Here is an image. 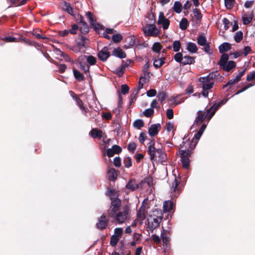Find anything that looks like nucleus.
I'll use <instances>...</instances> for the list:
<instances>
[{
  "label": "nucleus",
  "instance_id": "nucleus-1",
  "mask_svg": "<svg viewBox=\"0 0 255 255\" xmlns=\"http://www.w3.org/2000/svg\"><path fill=\"white\" fill-rule=\"evenodd\" d=\"M225 103L222 101L218 104H214L207 110L206 115L203 111H199L197 113L198 116L196 118L195 122L197 124H201L205 120L206 117H208V120H210L214 115L217 110Z\"/></svg>",
  "mask_w": 255,
  "mask_h": 255
},
{
  "label": "nucleus",
  "instance_id": "nucleus-2",
  "mask_svg": "<svg viewBox=\"0 0 255 255\" xmlns=\"http://www.w3.org/2000/svg\"><path fill=\"white\" fill-rule=\"evenodd\" d=\"M219 74L217 72L210 73L206 77H200L199 79V82L203 83L202 86L203 90H209L213 87L214 84L213 80L215 79Z\"/></svg>",
  "mask_w": 255,
  "mask_h": 255
},
{
  "label": "nucleus",
  "instance_id": "nucleus-3",
  "mask_svg": "<svg viewBox=\"0 0 255 255\" xmlns=\"http://www.w3.org/2000/svg\"><path fill=\"white\" fill-rule=\"evenodd\" d=\"M229 56L227 54H224L221 56L220 61L218 62L220 66L225 71H230L235 67L236 63L233 61H228Z\"/></svg>",
  "mask_w": 255,
  "mask_h": 255
},
{
  "label": "nucleus",
  "instance_id": "nucleus-4",
  "mask_svg": "<svg viewBox=\"0 0 255 255\" xmlns=\"http://www.w3.org/2000/svg\"><path fill=\"white\" fill-rule=\"evenodd\" d=\"M147 152L150 156V160L153 162L157 159V154L161 149L157 145H156L154 140H151L147 144Z\"/></svg>",
  "mask_w": 255,
  "mask_h": 255
},
{
  "label": "nucleus",
  "instance_id": "nucleus-5",
  "mask_svg": "<svg viewBox=\"0 0 255 255\" xmlns=\"http://www.w3.org/2000/svg\"><path fill=\"white\" fill-rule=\"evenodd\" d=\"M147 202L144 200L141 204V206L137 212V217L135 223H142L145 219L146 215L147 213V208L146 206Z\"/></svg>",
  "mask_w": 255,
  "mask_h": 255
},
{
  "label": "nucleus",
  "instance_id": "nucleus-6",
  "mask_svg": "<svg viewBox=\"0 0 255 255\" xmlns=\"http://www.w3.org/2000/svg\"><path fill=\"white\" fill-rule=\"evenodd\" d=\"M129 207L125 206L121 211L117 214L116 218L119 223H124L129 218Z\"/></svg>",
  "mask_w": 255,
  "mask_h": 255
},
{
  "label": "nucleus",
  "instance_id": "nucleus-7",
  "mask_svg": "<svg viewBox=\"0 0 255 255\" xmlns=\"http://www.w3.org/2000/svg\"><path fill=\"white\" fill-rule=\"evenodd\" d=\"M163 215L161 211L155 210L153 212L152 214L149 216V218L147 219L148 223L154 222V223H160L165 221V219H163Z\"/></svg>",
  "mask_w": 255,
  "mask_h": 255
},
{
  "label": "nucleus",
  "instance_id": "nucleus-8",
  "mask_svg": "<svg viewBox=\"0 0 255 255\" xmlns=\"http://www.w3.org/2000/svg\"><path fill=\"white\" fill-rule=\"evenodd\" d=\"M143 31L145 36H156L159 33V30L154 24H149L143 28Z\"/></svg>",
  "mask_w": 255,
  "mask_h": 255
},
{
  "label": "nucleus",
  "instance_id": "nucleus-9",
  "mask_svg": "<svg viewBox=\"0 0 255 255\" xmlns=\"http://www.w3.org/2000/svg\"><path fill=\"white\" fill-rule=\"evenodd\" d=\"M157 24L162 25L163 29H167L169 27L170 21L168 19L165 18L163 12H160L159 14Z\"/></svg>",
  "mask_w": 255,
  "mask_h": 255
},
{
  "label": "nucleus",
  "instance_id": "nucleus-10",
  "mask_svg": "<svg viewBox=\"0 0 255 255\" xmlns=\"http://www.w3.org/2000/svg\"><path fill=\"white\" fill-rule=\"evenodd\" d=\"M181 161L183 168H187L189 165L190 160L188 156V152L185 150H181L179 151Z\"/></svg>",
  "mask_w": 255,
  "mask_h": 255
},
{
  "label": "nucleus",
  "instance_id": "nucleus-11",
  "mask_svg": "<svg viewBox=\"0 0 255 255\" xmlns=\"http://www.w3.org/2000/svg\"><path fill=\"white\" fill-rule=\"evenodd\" d=\"M79 20V28L80 30L82 33H86L89 31V28L87 24L84 20L83 18L80 15L79 18L78 19Z\"/></svg>",
  "mask_w": 255,
  "mask_h": 255
},
{
  "label": "nucleus",
  "instance_id": "nucleus-12",
  "mask_svg": "<svg viewBox=\"0 0 255 255\" xmlns=\"http://www.w3.org/2000/svg\"><path fill=\"white\" fill-rule=\"evenodd\" d=\"M110 56V52L106 47H104L98 53L99 58L103 61H106Z\"/></svg>",
  "mask_w": 255,
  "mask_h": 255
},
{
  "label": "nucleus",
  "instance_id": "nucleus-13",
  "mask_svg": "<svg viewBox=\"0 0 255 255\" xmlns=\"http://www.w3.org/2000/svg\"><path fill=\"white\" fill-rule=\"evenodd\" d=\"M161 126L159 124L152 125L148 129V133L151 136H154L156 135L160 129Z\"/></svg>",
  "mask_w": 255,
  "mask_h": 255
},
{
  "label": "nucleus",
  "instance_id": "nucleus-14",
  "mask_svg": "<svg viewBox=\"0 0 255 255\" xmlns=\"http://www.w3.org/2000/svg\"><path fill=\"white\" fill-rule=\"evenodd\" d=\"M180 183V181L175 178L174 180L172 185V188L173 189V192L172 193V198L177 197L180 193L179 189L177 188L178 184Z\"/></svg>",
  "mask_w": 255,
  "mask_h": 255
},
{
  "label": "nucleus",
  "instance_id": "nucleus-15",
  "mask_svg": "<svg viewBox=\"0 0 255 255\" xmlns=\"http://www.w3.org/2000/svg\"><path fill=\"white\" fill-rule=\"evenodd\" d=\"M121 205V201L118 198H116L115 200L112 201L111 208L112 212L114 213L113 215L119 211Z\"/></svg>",
  "mask_w": 255,
  "mask_h": 255
},
{
  "label": "nucleus",
  "instance_id": "nucleus-16",
  "mask_svg": "<svg viewBox=\"0 0 255 255\" xmlns=\"http://www.w3.org/2000/svg\"><path fill=\"white\" fill-rule=\"evenodd\" d=\"M174 203L170 200L165 201L163 204V211L165 213L170 212L174 207Z\"/></svg>",
  "mask_w": 255,
  "mask_h": 255
},
{
  "label": "nucleus",
  "instance_id": "nucleus-17",
  "mask_svg": "<svg viewBox=\"0 0 255 255\" xmlns=\"http://www.w3.org/2000/svg\"><path fill=\"white\" fill-rule=\"evenodd\" d=\"M112 54L114 56L121 59L125 58L126 57V54L125 52H124L123 50L120 47L115 48L113 50Z\"/></svg>",
  "mask_w": 255,
  "mask_h": 255
},
{
  "label": "nucleus",
  "instance_id": "nucleus-18",
  "mask_svg": "<svg viewBox=\"0 0 255 255\" xmlns=\"http://www.w3.org/2000/svg\"><path fill=\"white\" fill-rule=\"evenodd\" d=\"M73 99L76 101V105L80 108V110L86 114L87 113V110L85 107L83 106V101L77 96H72Z\"/></svg>",
  "mask_w": 255,
  "mask_h": 255
},
{
  "label": "nucleus",
  "instance_id": "nucleus-19",
  "mask_svg": "<svg viewBox=\"0 0 255 255\" xmlns=\"http://www.w3.org/2000/svg\"><path fill=\"white\" fill-rule=\"evenodd\" d=\"M195 62L194 57L187 55L183 57L181 64L183 65H190L194 63Z\"/></svg>",
  "mask_w": 255,
  "mask_h": 255
},
{
  "label": "nucleus",
  "instance_id": "nucleus-20",
  "mask_svg": "<svg viewBox=\"0 0 255 255\" xmlns=\"http://www.w3.org/2000/svg\"><path fill=\"white\" fill-rule=\"evenodd\" d=\"M186 49L190 53H196L198 48L195 43L189 42L187 43Z\"/></svg>",
  "mask_w": 255,
  "mask_h": 255
},
{
  "label": "nucleus",
  "instance_id": "nucleus-21",
  "mask_svg": "<svg viewBox=\"0 0 255 255\" xmlns=\"http://www.w3.org/2000/svg\"><path fill=\"white\" fill-rule=\"evenodd\" d=\"M230 49L231 45L227 42L223 43L219 47V51L222 53L228 51Z\"/></svg>",
  "mask_w": 255,
  "mask_h": 255
},
{
  "label": "nucleus",
  "instance_id": "nucleus-22",
  "mask_svg": "<svg viewBox=\"0 0 255 255\" xmlns=\"http://www.w3.org/2000/svg\"><path fill=\"white\" fill-rule=\"evenodd\" d=\"M126 187L128 189H130L133 191L137 189L138 187V185L135 180H131L127 184Z\"/></svg>",
  "mask_w": 255,
  "mask_h": 255
},
{
  "label": "nucleus",
  "instance_id": "nucleus-23",
  "mask_svg": "<svg viewBox=\"0 0 255 255\" xmlns=\"http://www.w3.org/2000/svg\"><path fill=\"white\" fill-rule=\"evenodd\" d=\"M91 135L93 138L99 137L101 138L103 136V132L102 130L95 128L91 130Z\"/></svg>",
  "mask_w": 255,
  "mask_h": 255
},
{
  "label": "nucleus",
  "instance_id": "nucleus-24",
  "mask_svg": "<svg viewBox=\"0 0 255 255\" xmlns=\"http://www.w3.org/2000/svg\"><path fill=\"white\" fill-rule=\"evenodd\" d=\"M108 177L110 180H115L117 177V173L114 168L110 169L108 172Z\"/></svg>",
  "mask_w": 255,
  "mask_h": 255
},
{
  "label": "nucleus",
  "instance_id": "nucleus-25",
  "mask_svg": "<svg viewBox=\"0 0 255 255\" xmlns=\"http://www.w3.org/2000/svg\"><path fill=\"white\" fill-rule=\"evenodd\" d=\"M173 9L175 12L180 13L182 9L181 3L178 1H175L173 5Z\"/></svg>",
  "mask_w": 255,
  "mask_h": 255
},
{
  "label": "nucleus",
  "instance_id": "nucleus-26",
  "mask_svg": "<svg viewBox=\"0 0 255 255\" xmlns=\"http://www.w3.org/2000/svg\"><path fill=\"white\" fill-rule=\"evenodd\" d=\"M63 8L68 13L72 15H74L73 12V8H72L71 4L67 2H64Z\"/></svg>",
  "mask_w": 255,
  "mask_h": 255
},
{
  "label": "nucleus",
  "instance_id": "nucleus-27",
  "mask_svg": "<svg viewBox=\"0 0 255 255\" xmlns=\"http://www.w3.org/2000/svg\"><path fill=\"white\" fill-rule=\"evenodd\" d=\"M188 25V20L186 18H182L179 23V27L181 30H185Z\"/></svg>",
  "mask_w": 255,
  "mask_h": 255
},
{
  "label": "nucleus",
  "instance_id": "nucleus-28",
  "mask_svg": "<svg viewBox=\"0 0 255 255\" xmlns=\"http://www.w3.org/2000/svg\"><path fill=\"white\" fill-rule=\"evenodd\" d=\"M133 126L135 128L139 129L143 127L144 122L142 120L138 119L134 122L133 123Z\"/></svg>",
  "mask_w": 255,
  "mask_h": 255
},
{
  "label": "nucleus",
  "instance_id": "nucleus-29",
  "mask_svg": "<svg viewBox=\"0 0 255 255\" xmlns=\"http://www.w3.org/2000/svg\"><path fill=\"white\" fill-rule=\"evenodd\" d=\"M197 43L201 46L205 45L206 44H207L206 37L202 35H200L197 37Z\"/></svg>",
  "mask_w": 255,
  "mask_h": 255
},
{
  "label": "nucleus",
  "instance_id": "nucleus-30",
  "mask_svg": "<svg viewBox=\"0 0 255 255\" xmlns=\"http://www.w3.org/2000/svg\"><path fill=\"white\" fill-rule=\"evenodd\" d=\"M164 63V58H160L158 59H155L153 62L154 66L157 68L161 67Z\"/></svg>",
  "mask_w": 255,
  "mask_h": 255
},
{
  "label": "nucleus",
  "instance_id": "nucleus-31",
  "mask_svg": "<svg viewBox=\"0 0 255 255\" xmlns=\"http://www.w3.org/2000/svg\"><path fill=\"white\" fill-rule=\"evenodd\" d=\"M73 74L75 78L78 81H82L84 79V76L78 70L73 69Z\"/></svg>",
  "mask_w": 255,
  "mask_h": 255
},
{
  "label": "nucleus",
  "instance_id": "nucleus-32",
  "mask_svg": "<svg viewBox=\"0 0 255 255\" xmlns=\"http://www.w3.org/2000/svg\"><path fill=\"white\" fill-rule=\"evenodd\" d=\"M157 155L158 157V160L161 162H164L167 159L166 154L163 152L161 149L160 151H158Z\"/></svg>",
  "mask_w": 255,
  "mask_h": 255
},
{
  "label": "nucleus",
  "instance_id": "nucleus-33",
  "mask_svg": "<svg viewBox=\"0 0 255 255\" xmlns=\"http://www.w3.org/2000/svg\"><path fill=\"white\" fill-rule=\"evenodd\" d=\"M193 13L194 17L197 20H200L202 17V14H201L199 9L197 8H194L193 10Z\"/></svg>",
  "mask_w": 255,
  "mask_h": 255
},
{
  "label": "nucleus",
  "instance_id": "nucleus-34",
  "mask_svg": "<svg viewBox=\"0 0 255 255\" xmlns=\"http://www.w3.org/2000/svg\"><path fill=\"white\" fill-rule=\"evenodd\" d=\"M161 49L162 46L159 42H155L152 47V51L156 53H159Z\"/></svg>",
  "mask_w": 255,
  "mask_h": 255
},
{
  "label": "nucleus",
  "instance_id": "nucleus-35",
  "mask_svg": "<svg viewBox=\"0 0 255 255\" xmlns=\"http://www.w3.org/2000/svg\"><path fill=\"white\" fill-rule=\"evenodd\" d=\"M243 34L241 31H237L234 35V39L237 42H240L243 39Z\"/></svg>",
  "mask_w": 255,
  "mask_h": 255
},
{
  "label": "nucleus",
  "instance_id": "nucleus-36",
  "mask_svg": "<svg viewBox=\"0 0 255 255\" xmlns=\"http://www.w3.org/2000/svg\"><path fill=\"white\" fill-rule=\"evenodd\" d=\"M181 48V43L179 40H175L173 43V49L174 51L178 52Z\"/></svg>",
  "mask_w": 255,
  "mask_h": 255
},
{
  "label": "nucleus",
  "instance_id": "nucleus-37",
  "mask_svg": "<svg viewBox=\"0 0 255 255\" xmlns=\"http://www.w3.org/2000/svg\"><path fill=\"white\" fill-rule=\"evenodd\" d=\"M119 241V237L117 235H113L111 238L110 245L112 247L115 246Z\"/></svg>",
  "mask_w": 255,
  "mask_h": 255
},
{
  "label": "nucleus",
  "instance_id": "nucleus-38",
  "mask_svg": "<svg viewBox=\"0 0 255 255\" xmlns=\"http://www.w3.org/2000/svg\"><path fill=\"white\" fill-rule=\"evenodd\" d=\"M183 55L180 52H178L175 54L174 55V59L178 63H180L181 64L182 63V61L183 60Z\"/></svg>",
  "mask_w": 255,
  "mask_h": 255
},
{
  "label": "nucleus",
  "instance_id": "nucleus-39",
  "mask_svg": "<svg viewBox=\"0 0 255 255\" xmlns=\"http://www.w3.org/2000/svg\"><path fill=\"white\" fill-rule=\"evenodd\" d=\"M235 0H225V4L228 9H231L234 5Z\"/></svg>",
  "mask_w": 255,
  "mask_h": 255
},
{
  "label": "nucleus",
  "instance_id": "nucleus-40",
  "mask_svg": "<svg viewBox=\"0 0 255 255\" xmlns=\"http://www.w3.org/2000/svg\"><path fill=\"white\" fill-rule=\"evenodd\" d=\"M125 67L124 65H121L116 69V73L119 76H122L125 72Z\"/></svg>",
  "mask_w": 255,
  "mask_h": 255
},
{
  "label": "nucleus",
  "instance_id": "nucleus-41",
  "mask_svg": "<svg viewBox=\"0 0 255 255\" xmlns=\"http://www.w3.org/2000/svg\"><path fill=\"white\" fill-rule=\"evenodd\" d=\"M147 78L145 77L141 76L139 80L138 89L137 91L139 90L143 87V83L146 82Z\"/></svg>",
  "mask_w": 255,
  "mask_h": 255
},
{
  "label": "nucleus",
  "instance_id": "nucleus-42",
  "mask_svg": "<svg viewBox=\"0 0 255 255\" xmlns=\"http://www.w3.org/2000/svg\"><path fill=\"white\" fill-rule=\"evenodd\" d=\"M148 68H149V64L148 63H146L144 65V66L143 67V69L144 77H145L146 78L147 77L149 78L150 75V73L148 71Z\"/></svg>",
  "mask_w": 255,
  "mask_h": 255
},
{
  "label": "nucleus",
  "instance_id": "nucleus-43",
  "mask_svg": "<svg viewBox=\"0 0 255 255\" xmlns=\"http://www.w3.org/2000/svg\"><path fill=\"white\" fill-rule=\"evenodd\" d=\"M124 163L126 167L129 168L132 165V160L131 158L129 157H126L124 159Z\"/></svg>",
  "mask_w": 255,
  "mask_h": 255
},
{
  "label": "nucleus",
  "instance_id": "nucleus-44",
  "mask_svg": "<svg viewBox=\"0 0 255 255\" xmlns=\"http://www.w3.org/2000/svg\"><path fill=\"white\" fill-rule=\"evenodd\" d=\"M202 134L203 133L198 131L197 133L194 135L192 140V143L195 142L194 145H195V144L197 143V140L200 139Z\"/></svg>",
  "mask_w": 255,
  "mask_h": 255
},
{
  "label": "nucleus",
  "instance_id": "nucleus-45",
  "mask_svg": "<svg viewBox=\"0 0 255 255\" xmlns=\"http://www.w3.org/2000/svg\"><path fill=\"white\" fill-rule=\"evenodd\" d=\"M154 110L152 108L147 109L144 112V115L146 117H150L153 115Z\"/></svg>",
  "mask_w": 255,
  "mask_h": 255
},
{
  "label": "nucleus",
  "instance_id": "nucleus-46",
  "mask_svg": "<svg viewBox=\"0 0 255 255\" xmlns=\"http://www.w3.org/2000/svg\"><path fill=\"white\" fill-rule=\"evenodd\" d=\"M166 97V94L163 92L158 93L157 96L158 100L161 102H163L165 99Z\"/></svg>",
  "mask_w": 255,
  "mask_h": 255
},
{
  "label": "nucleus",
  "instance_id": "nucleus-47",
  "mask_svg": "<svg viewBox=\"0 0 255 255\" xmlns=\"http://www.w3.org/2000/svg\"><path fill=\"white\" fill-rule=\"evenodd\" d=\"M112 39L115 42H119L122 39V36L120 34H114L112 36Z\"/></svg>",
  "mask_w": 255,
  "mask_h": 255
},
{
  "label": "nucleus",
  "instance_id": "nucleus-48",
  "mask_svg": "<svg viewBox=\"0 0 255 255\" xmlns=\"http://www.w3.org/2000/svg\"><path fill=\"white\" fill-rule=\"evenodd\" d=\"M86 15L88 19L89 22L90 24L92 25H94V20L93 18V15L91 12H86Z\"/></svg>",
  "mask_w": 255,
  "mask_h": 255
},
{
  "label": "nucleus",
  "instance_id": "nucleus-49",
  "mask_svg": "<svg viewBox=\"0 0 255 255\" xmlns=\"http://www.w3.org/2000/svg\"><path fill=\"white\" fill-rule=\"evenodd\" d=\"M245 70L246 69L244 70L241 72H240L239 74L234 75V76L235 77L234 78L237 82V83L241 80V77L244 75Z\"/></svg>",
  "mask_w": 255,
  "mask_h": 255
},
{
  "label": "nucleus",
  "instance_id": "nucleus-50",
  "mask_svg": "<svg viewBox=\"0 0 255 255\" xmlns=\"http://www.w3.org/2000/svg\"><path fill=\"white\" fill-rule=\"evenodd\" d=\"M136 145L135 143L131 142L128 144V149L129 151H130L131 152H133L136 149Z\"/></svg>",
  "mask_w": 255,
  "mask_h": 255
},
{
  "label": "nucleus",
  "instance_id": "nucleus-51",
  "mask_svg": "<svg viewBox=\"0 0 255 255\" xmlns=\"http://www.w3.org/2000/svg\"><path fill=\"white\" fill-rule=\"evenodd\" d=\"M243 23L244 24H248L252 21V17L250 16H247L246 15H244L242 17Z\"/></svg>",
  "mask_w": 255,
  "mask_h": 255
},
{
  "label": "nucleus",
  "instance_id": "nucleus-52",
  "mask_svg": "<svg viewBox=\"0 0 255 255\" xmlns=\"http://www.w3.org/2000/svg\"><path fill=\"white\" fill-rule=\"evenodd\" d=\"M112 148L115 154H119L122 151L121 147L117 145H113Z\"/></svg>",
  "mask_w": 255,
  "mask_h": 255
},
{
  "label": "nucleus",
  "instance_id": "nucleus-53",
  "mask_svg": "<svg viewBox=\"0 0 255 255\" xmlns=\"http://www.w3.org/2000/svg\"><path fill=\"white\" fill-rule=\"evenodd\" d=\"M223 23L224 25L225 30H227L229 29L230 22L227 18H224L223 19Z\"/></svg>",
  "mask_w": 255,
  "mask_h": 255
},
{
  "label": "nucleus",
  "instance_id": "nucleus-54",
  "mask_svg": "<svg viewBox=\"0 0 255 255\" xmlns=\"http://www.w3.org/2000/svg\"><path fill=\"white\" fill-rule=\"evenodd\" d=\"M87 62L91 65H94L96 63V58L93 56H89L87 58Z\"/></svg>",
  "mask_w": 255,
  "mask_h": 255
},
{
  "label": "nucleus",
  "instance_id": "nucleus-55",
  "mask_svg": "<svg viewBox=\"0 0 255 255\" xmlns=\"http://www.w3.org/2000/svg\"><path fill=\"white\" fill-rule=\"evenodd\" d=\"M129 87L127 85H123L121 86V92L123 94H126L128 92Z\"/></svg>",
  "mask_w": 255,
  "mask_h": 255
},
{
  "label": "nucleus",
  "instance_id": "nucleus-56",
  "mask_svg": "<svg viewBox=\"0 0 255 255\" xmlns=\"http://www.w3.org/2000/svg\"><path fill=\"white\" fill-rule=\"evenodd\" d=\"M253 85L252 84H248L247 85H246V86H245L243 88V89H242L241 90H239L238 91L236 94H235V95H238L240 93H241L242 92L246 91V90H247L248 88H249L250 87L253 86Z\"/></svg>",
  "mask_w": 255,
  "mask_h": 255
},
{
  "label": "nucleus",
  "instance_id": "nucleus-57",
  "mask_svg": "<svg viewBox=\"0 0 255 255\" xmlns=\"http://www.w3.org/2000/svg\"><path fill=\"white\" fill-rule=\"evenodd\" d=\"M146 94L148 97H154L156 95V91L154 89H150L147 91Z\"/></svg>",
  "mask_w": 255,
  "mask_h": 255
},
{
  "label": "nucleus",
  "instance_id": "nucleus-58",
  "mask_svg": "<svg viewBox=\"0 0 255 255\" xmlns=\"http://www.w3.org/2000/svg\"><path fill=\"white\" fill-rule=\"evenodd\" d=\"M251 48L249 46H245L243 49V51L242 52V54L245 56H246L249 53H250L251 52Z\"/></svg>",
  "mask_w": 255,
  "mask_h": 255
},
{
  "label": "nucleus",
  "instance_id": "nucleus-59",
  "mask_svg": "<svg viewBox=\"0 0 255 255\" xmlns=\"http://www.w3.org/2000/svg\"><path fill=\"white\" fill-rule=\"evenodd\" d=\"M166 116L169 119H172L173 118V111L171 109H169L166 111Z\"/></svg>",
  "mask_w": 255,
  "mask_h": 255
},
{
  "label": "nucleus",
  "instance_id": "nucleus-60",
  "mask_svg": "<svg viewBox=\"0 0 255 255\" xmlns=\"http://www.w3.org/2000/svg\"><path fill=\"white\" fill-rule=\"evenodd\" d=\"M146 138V135L143 132H141L139 134L138 140L141 143H143Z\"/></svg>",
  "mask_w": 255,
  "mask_h": 255
},
{
  "label": "nucleus",
  "instance_id": "nucleus-61",
  "mask_svg": "<svg viewBox=\"0 0 255 255\" xmlns=\"http://www.w3.org/2000/svg\"><path fill=\"white\" fill-rule=\"evenodd\" d=\"M121 163V160L120 157H115L114 159V164L116 167H120Z\"/></svg>",
  "mask_w": 255,
  "mask_h": 255
},
{
  "label": "nucleus",
  "instance_id": "nucleus-62",
  "mask_svg": "<svg viewBox=\"0 0 255 255\" xmlns=\"http://www.w3.org/2000/svg\"><path fill=\"white\" fill-rule=\"evenodd\" d=\"M254 3V0H248L245 3V7L247 8H250L253 5Z\"/></svg>",
  "mask_w": 255,
  "mask_h": 255
},
{
  "label": "nucleus",
  "instance_id": "nucleus-63",
  "mask_svg": "<svg viewBox=\"0 0 255 255\" xmlns=\"http://www.w3.org/2000/svg\"><path fill=\"white\" fill-rule=\"evenodd\" d=\"M123 234V229L122 228H116L115 230V235H117L118 237L122 236Z\"/></svg>",
  "mask_w": 255,
  "mask_h": 255
},
{
  "label": "nucleus",
  "instance_id": "nucleus-64",
  "mask_svg": "<svg viewBox=\"0 0 255 255\" xmlns=\"http://www.w3.org/2000/svg\"><path fill=\"white\" fill-rule=\"evenodd\" d=\"M255 79V71L253 72L247 77V80L248 81Z\"/></svg>",
  "mask_w": 255,
  "mask_h": 255
}]
</instances>
